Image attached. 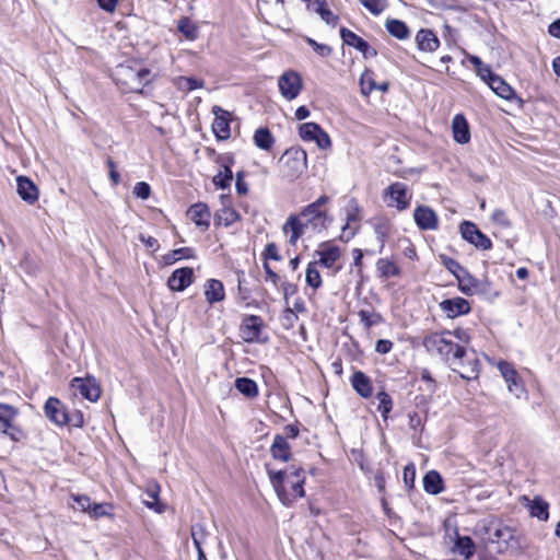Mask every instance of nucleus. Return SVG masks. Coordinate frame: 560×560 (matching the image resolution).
Segmentation results:
<instances>
[{"label":"nucleus","instance_id":"14","mask_svg":"<svg viewBox=\"0 0 560 560\" xmlns=\"http://www.w3.org/2000/svg\"><path fill=\"white\" fill-rule=\"evenodd\" d=\"M316 255L318 256V259L314 260V262H319V267L332 269L334 273L341 269L340 266H336V262L340 258V249L337 246L323 245L318 250H316Z\"/></svg>","mask_w":560,"mask_h":560},{"label":"nucleus","instance_id":"35","mask_svg":"<svg viewBox=\"0 0 560 560\" xmlns=\"http://www.w3.org/2000/svg\"><path fill=\"white\" fill-rule=\"evenodd\" d=\"M175 86L183 92H190L196 89H201L205 85L202 80L190 77H177L174 80Z\"/></svg>","mask_w":560,"mask_h":560},{"label":"nucleus","instance_id":"43","mask_svg":"<svg viewBox=\"0 0 560 560\" xmlns=\"http://www.w3.org/2000/svg\"><path fill=\"white\" fill-rule=\"evenodd\" d=\"M89 516L92 518H100L103 516H113V505L109 503H91Z\"/></svg>","mask_w":560,"mask_h":560},{"label":"nucleus","instance_id":"30","mask_svg":"<svg viewBox=\"0 0 560 560\" xmlns=\"http://www.w3.org/2000/svg\"><path fill=\"white\" fill-rule=\"evenodd\" d=\"M205 295L209 303H214L223 300L224 288L221 281L210 279L205 284Z\"/></svg>","mask_w":560,"mask_h":560},{"label":"nucleus","instance_id":"49","mask_svg":"<svg viewBox=\"0 0 560 560\" xmlns=\"http://www.w3.org/2000/svg\"><path fill=\"white\" fill-rule=\"evenodd\" d=\"M361 91L363 94L369 95L376 89V84L372 78L371 72H364L360 79Z\"/></svg>","mask_w":560,"mask_h":560},{"label":"nucleus","instance_id":"20","mask_svg":"<svg viewBox=\"0 0 560 560\" xmlns=\"http://www.w3.org/2000/svg\"><path fill=\"white\" fill-rule=\"evenodd\" d=\"M192 273V269L188 267L174 270L167 280L170 289L172 291L185 290L191 283Z\"/></svg>","mask_w":560,"mask_h":560},{"label":"nucleus","instance_id":"44","mask_svg":"<svg viewBox=\"0 0 560 560\" xmlns=\"http://www.w3.org/2000/svg\"><path fill=\"white\" fill-rule=\"evenodd\" d=\"M441 259L444 267L459 281H462V275H467L466 270L455 259L447 256H441Z\"/></svg>","mask_w":560,"mask_h":560},{"label":"nucleus","instance_id":"45","mask_svg":"<svg viewBox=\"0 0 560 560\" xmlns=\"http://www.w3.org/2000/svg\"><path fill=\"white\" fill-rule=\"evenodd\" d=\"M319 129L320 126L315 122H304L300 126L299 133L304 141H313Z\"/></svg>","mask_w":560,"mask_h":560},{"label":"nucleus","instance_id":"1","mask_svg":"<svg viewBox=\"0 0 560 560\" xmlns=\"http://www.w3.org/2000/svg\"><path fill=\"white\" fill-rule=\"evenodd\" d=\"M452 335L463 343H468L470 340L466 329L457 328L453 332H435L428 336L424 339V346L430 352L439 354L462 378H476L480 369L479 360L475 357V353L468 357L463 346L453 342Z\"/></svg>","mask_w":560,"mask_h":560},{"label":"nucleus","instance_id":"40","mask_svg":"<svg viewBox=\"0 0 560 560\" xmlns=\"http://www.w3.org/2000/svg\"><path fill=\"white\" fill-rule=\"evenodd\" d=\"M458 553L466 559H470L475 553V544L469 536H458L455 542Z\"/></svg>","mask_w":560,"mask_h":560},{"label":"nucleus","instance_id":"52","mask_svg":"<svg viewBox=\"0 0 560 560\" xmlns=\"http://www.w3.org/2000/svg\"><path fill=\"white\" fill-rule=\"evenodd\" d=\"M491 219L494 223L503 226V228H509L511 226V222L505 213L504 210L502 209H495L493 212H492V215H491Z\"/></svg>","mask_w":560,"mask_h":560},{"label":"nucleus","instance_id":"37","mask_svg":"<svg viewBox=\"0 0 560 560\" xmlns=\"http://www.w3.org/2000/svg\"><path fill=\"white\" fill-rule=\"evenodd\" d=\"M310 8H312V10L315 11L327 24L335 25L337 23L338 18L326 7L324 1L316 0L310 4Z\"/></svg>","mask_w":560,"mask_h":560},{"label":"nucleus","instance_id":"31","mask_svg":"<svg viewBox=\"0 0 560 560\" xmlns=\"http://www.w3.org/2000/svg\"><path fill=\"white\" fill-rule=\"evenodd\" d=\"M385 26L387 32L398 39H406L410 35L408 26L402 21L395 19L387 20Z\"/></svg>","mask_w":560,"mask_h":560},{"label":"nucleus","instance_id":"8","mask_svg":"<svg viewBox=\"0 0 560 560\" xmlns=\"http://www.w3.org/2000/svg\"><path fill=\"white\" fill-rule=\"evenodd\" d=\"M278 86L281 95L287 101H292L298 97L302 90V79L295 71H287L278 79Z\"/></svg>","mask_w":560,"mask_h":560},{"label":"nucleus","instance_id":"21","mask_svg":"<svg viewBox=\"0 0 560 560\" xmlns=\"http://www.w3.org/2000/svg\"><path fill=\"white\" fill-rule=\"evenodd\" d=\"M453 138L457 143L466 144L470 141V130L464 115L457 114L452 120Z\"/></svg>","mask_w":560,"mask_h":560},{"label":"nucleus","instance_id":"38","mask_svg":"<svg viewBox=\"0 0 560 560\" xmlns=\"http://www.w3.org/2000/svg\"><path fill=\"white\" fill-rule=\"evenodd\" d=\"M376 268L380 275L384 278L396 277L400 273L399 267L394 261L386 258L378 259Z\"/></svg>","mask_w":560,"mask_h":560},{"label":"nucleus","instance_id":"58","mask_svg":"<svg viewBox=\"0 0 560 560\" xmlns=\"http://www.w3.org/2000/svg\"><path fill=\"white\" fill-rule=\"evenodd\" d=\"M512 538V530L509 527L495 528L492 540L499 541L500 539L508 540Z\"/></svg>","mask_w":560,"mask_h":560},{"label":"nucleus","instance_id":"57","mask_svg":"<svg viewBox=\"0 0 560 560\" xmlns=\"http://www.w3.org/2000/svg\"><path fill=\"white\" fill-rule=\"evenodd\" d=\"M415 476H416V471H415V467L412 465H408L404 468V481L407 487H409V488L413 487Z\"/></svg>","mask_w":560,"mask_h":560},{"label":"nucleus","instance_id":"4","mask_svg":"<svg viewBox=\"0 0 560 560\" xmlns=\"http://www.w3.org/2000/svg\"><path fill=\"white\" fill-rule=\"evenodd\" d=\"M116 83L125 91L142 93L152 81L151 71L139 65H119L114 72Z\"/></svg>","mask_w":560,"mask_h":560},{"label":"nucleus","instance_id":"41","mask_svg":"<svg viewBox=\"0 0 560 560\" xmlns=\"http://www.w3.org/2000/svg\"><path fill=\"white\" fill-rule=\"evenodd\" d=\"M72 503H69L71 509L81 513L89 514L91 508V499L84 494H71Z\"/></svg>","mask_w":560,"mask_h":560},{"label":"nucleus","instance_id":"48","mask_svg":"<svg viewBox=\"0 0 560 560\" xmlns=\"http://www.w3.org/2000/svg\"><path fill=\"white\" fill-rule=\"evenodd\" d=\"M192 249L188 247L174 249L172 253L164 256L166 264H173L182 258H188L191 256Z\"/></svg>","mask_w":560,"mask_h":560},{"label":"nucleus","instance_id":"54","mask_svg":"<svg viewBox=\"0 0 560 560\" xmlns=\"http://www.w3.org/2000/svg\"><path fill=\"white\" fill-rule=\"evenodd\" d=\"M306 42H307V43H308V45H311V46L314 48V50H315L318 55H320L322 57H327V56H329V55H330V52H331V49H330V47H329V46L324 45V44H318V43H316L314 39H312V38H310V37H307V38H306Z\"/></svg>","mask_w":560,"mask_h":560},{"label":"nucleus","instance_id":"50","mask_svg":"<svg viewBox=\"0 0 560 560\" xmlns=\"http://www.w3.org/2000/svg\"><path fill=\"white\" fill-rule=\"evenodd\" d=\"M191 538L196 548L202 545L206 537L205 526L201 524H195L191 526Z\"/></svg>","mask_w":560,"mask_h":560},{"label":"nucleus","instance_id":"12","mask_svg":"<svg viewBox=\"0 0 560 560\" xmlns=\"http://www.w3.org/2000/svg\"><path fill=\"white\" fill-rule=\"evenodd\" d=\"M46 417L57 425H66L69 422V413L58 398L49 397L44 406Z\"/></svg>","mask_w":560,"mask_h":560},{"label":"nucleus","instance_id":"34","mask_svg":"<svg viewBox=\"0 0 560 560\" xmlns=\"http://www.w3.org/2000/svg\"><path fill=\"white\" fill-rule=\"evenodd\" d=\"M305 281L308 287L316 290L322 285V277L319 272V262L311 261L305 272Z\"/></svg>","mask_w":560,"mask_h":560},{"label":"nucleus","instance_id":"64","mask_svg":"<svg viewBox=\"0 0 560 560\" xmlns=\"http://www.w3.org/2000/svg\"><path fill=\"white\" fill-rule=\"evenodd\" d=\"M97 3L101 9H103L106 12L112 13L115 11L118 0H97Z\"/></svg>","mask_w":560,"mask_h":560},{"label":"nucleus","instance_id":"39","mask_svg":"<svg viewBox=\"0 0 560 560\" xmlns=\"http://www.w3.org/2000/svg\"><path fill=\"white\" fill-rule=\"evenodd\" d=\"M236 389L246 397H255L258 394L257 384L248 377H240L235 381Z\"/></svg>","mask_w":560,"mask_h":560},{"label":"nucleus","instance_id":"28","mask_svg":"<svg viewBox=\"0 0 560 560\" xmlns=\"http://www.w3.org/2000/svg\"><path fill=\"white\" fill-rule=\"evenodd\" d=\"M423 489L427 493L439 494L443 491V479L435 470L428 471L423 477Z\"/></svg>","mask_w":560,"mask_h":560},{"label":"nucleus","instance_id":"42","mask_svg":"<svg viewBox=\"0 0 560 560\" xmlns=\"http://www.w3.org/2000/svg\"><path fill=\"white\" fill-rule=\"evenodd\" d=\"M178 31L189 40H195L198 37L197 26L187 18L178 21Z\"/></svg>","mask_w":560,"mask_h":560},{"label":"nucleus","instance_id":"47","mask_svg":"<svg viewBox=\"0 0 560 560\" xmlns=\"http://www.w3.org/2000/svg\"><path fill=\"white\" fill-rule=\"evenodd\" d=\"M359 2L374 15H380L387 8L386 0H359Z\"/></svg>","mask_w":560,"mask_h":560},{"label":"nucleus","instance_id":"27","mask_svg":"<svg viewBox=\"0 0 560 560\" xmlns=\"http://www.w3.org/2000/svg\"><path fill=\"white\" fill-rule=\"evenodd\" d=\"M18 413L13 406L0 402V432L8 433V430H14L13 421Z\"/></svg>","mask_w":560,"mask_h":560},{"label":"nucleus","instance_id":"18","mask_svg":"<svg viewBox=\"0 0 560 560\" xmlns=\"http://www.w3.org/2000/svg\"><path fill=\"white\" fill-rule=\"evenodd\" d=\"M340 36L345 44L354 47L355 49L361 51L365 57L376 55L375 49L371 48L368 42H365L362 37L358 36L352 31L346 27H341Z\"/></svg>","mask_w":560,"mask_h":560},{"label":"nucleus","instance_id":"19","mask_svg":"<svg viewBox=\"0 0 560 560\" xmlns=\"http://www.w3.org/2000/svg\"><path fill=\"white\" fill-rule=\"evenodd\" d=\"M189 219L202 231H206L210 225V209L206 203L198 202L192 205L187 212Z\"/></svg>","mask_w":560,"mask_h":560},{"label":"nucleus","instance_id":"51","mask_svg":"<svg viewBox=\"0 0 560 560\" xmlns=\"http://www.w3.org/2000/svg\"><path fill=\"white\" fill-rule=\"evenodd\" d=\"M133 194L137 198L145 200L150 197L151 187L145 182H138L133 187Z\"/></svg>","mask_w":560,"mask_h":560},{"label":"nucleus","instance_id":"29","mask_svg":"<svg viewBox=\"0 0 560 560\" xmlns=\"http://www.w3.org/2000/svg\"><path fill=\"white\" fill-rule=\"evenodd\" d=\"M489 88L501 98L512 100L515 96L514 90L501 77L490 79Z\"/></svg>","mask_w":560,"mask_h":560},{"label":"nucleus","instance_id":"24","mask_svg":"<svg viewBox=\"0 0 560 560\" xmlns=\"http://www.w3.org/2000/svg\"><path fill=\"white\" fill-rule=\"evenodd\" d=\"M417 47L422 51L433 52L440 46L436 35L430 30H420L416 35Z\"/></svg>","mask_w":560,"mask_h":560},{"label":"nucleus","instance_id":"60","mask_svg":"<svg viewBox=\"0 0 560 560\" xmlns=\"http://www.w3.org/2000/svg\"><path fill=\"white\" fill-rule=\"evenodd\" d=\"M212 182L215 187L225 189L230 187L232 180L226 178L223 174L218 173L217 175L213 176Z\"/></svg>","mask_w":560,"mask_h":560},{"label":"nucleus","instance_id":"59","mask_svg":"<svg viewBox=\"0 0 560 560\" xmlns=\"http://www.w3.org/2000/svg\"><path fill=\"white\" fill-rule=\"evenodd\" d=\"M265 258L267 259H273V260H280L281 257L278 254V248L276 244L269 243L266 245L265 252H264Z\"/></svg>","mask_w":560,"mask_h":560},{"label":"nucleus","instance_id":"7","mask_svg":"<svg viewBox=\"0 0 560 560\" xmlns=\"http://www.w3.org/2000/svg\"><path fill=\"white\" fill-rule=\"evenodd\" d=\"M240 331L242 339L246 342H266L268 340L260 317H245Z\"/></svg>","mask_w":560,"mask_h":560},{"label":"nucleus","instance_id":"9","mask_svg":"<svg viewBox=\"0 0 560 560\" xmlns=\"http://www.w3.org/2000/svg\"><path fill=\"white\" fill-rule=\"evenodd\" d=\"M459 231L462 237L476 248L487 250L492 247L490 238L485 235L475 223L464 221L459 226Z\"/></svg>","mask_w":560,"mask_h":560},{"label":"nucleus","instance_id":"22","mask_svg":"<svg viewBox=\"0 0 560 560\" xmlns=\"http://www.w3.org/2000/svg\"><path fill=\"white\" fill-rule=\"evenodd\" d=\"M270 453L271 456L275 459L281 460V462H289L291 459L292 453H291V446L287 439L280 434H277L273 438L272 444L270 446Z\"/></svg>","mask_w":560,"mask_h":560},{"label":"nucleus","instance_id":"33","mask_svg":"<svg viewBox=\"0 0 560 560\" xmlns=\"http://www.w3.org/2000/svg\"><path fill=\"white\" fill-rule=\"evenodd\" d=\"M159 492L160 486L158 483L150 485L145 493L152 501H144V504L156 513H163L165 511V505L159 502Z\"/></svg>","mask_w":560,"mask_h":560},{"label":"nucleus","instance_id":"36","mask_svg":"<svg viewBox=\"0 0 560 560\" xmlns=\"http://www.w3.org/2000/svg\"><path fill=\"white\" fill-rule=\"evenodd\" d=\"M273 141V137L268 128H259L255 131L254 142L259 149L270 150Z\"/></svg>","mask_w":560,"mask_h":560},{"label":"nucleus","instance_id":"56","mask_svg":"<svg viewBox=\"0 0 560 560\" xmlns=\"http://www.w3.org/2000/svg\"><path fill=\"white\" fill-rule=\"evenodd\" d=\"M235 188H236L237 194H240V195H246L248 192V186L244 180L243 172L236 173Z\"/></svg>","mask_w":560,"mask_h":560},{"label":"nucleus","instance_id":"63","mask_svg":"<svg viewBox=\"0 0 560 560\" xmlns=\"http://www.w3.org/2000/svg\"><path fill=\"white\" fill-rule=\"evenodd\" d=\"M139 240L150 249L156 250L159 248L158 240L152 236H147L144 234L139 235Z\"/></svg>","mask_w":560,"mask_h":560},{"label":"nucleus","instance_id":"26","mask_svg":"<svg viewBox=\"0 0 560 560\" xmlns=\"http://www.w3.org/2000/svg\"><path fill=\"white\" fill-rule=\"evenodd\" d=\"M440 307L443 312L452 315H466L470 312L468 301L463 298L445 300L440 303Z\"/></svg>","mask_w":560,"mask_h":560},{"label":"nucleus","instance_id":"23","mask_svg":"<svg viewBox=\"0 0 560 560\" xmlns=\"http://www.w3.org/2000/svg\"><path fill=\"white\" fill-rule=\"evenodd\" d=\"M350 383L353 387V389L363 398L371 397L373 393V385L371 378L365 375L361 371H355L351 378Z\"/></svg>","mask_w":560,"mask_h":560},{"label":"nucleus","instance_id":"62","mask_svg":"<svg viewBox=\"0 0 560 560\" xmlns=\"http://www.w3.org/2000/svg\"><path fill=\"white\" fill-rule=\"evenodd\" d=\"M83 415L81 411H75L73 413H69V422L68 424H71L72 427H75V428H81L83 425Z\"/></svg>","mask_w":560,"mask_h":560},{"label":"nucleus","instance_id":"32","mask_svg":"<svg viewBox=\"0 0 560 560\" xmlns=\"http://www.w3.org/2000/svg\"><path fill=\"white\" fill-rule=\"evenodd\" d=\"M530 515L546 522L549 518V504L541 498H535L529 505Z\"/></svg>","mask_w":560,"mask_h":560},{"label":"nucleus","instance_id":"10","mask_svg":"<svg viewBox=\"0 0 560 560\" xmlns=\"http://www.w3.org/2000/svg\"><path fill=\"white\" fill-rule=\"evenodd\" d=\"M498 370L508 384L509 392L520 398L525 393V387L514 366L506 361H500Z\"/></svg>","mask_w":560,"mask_h":560},{"label":"nucleus","instance_id":"46","mask_svg":"<svg viewBox=\"0 0 560 560\" xmlns=\"http://www.w3.org/2000/svg\"><path fill=\"white\" fill-rule=\"evenodd\" d=\"M376 398L378 400L377 410L382 413L383 418H387L393 408L390 396L386 392H378Z\"/></svg>","mask_w":560,"mask_h":560},{"label":"nucleus","instance_id":"25","mask_svg":"<svg viewBox=\"0 0 560 560\" xmlns=\"http://www.w3.org/2000/svg\"><path fill=\"white\" fill-rule=\"evenodd\" d=\"M18 182V194L19 196L28 203H34L38 199V190L34 183L24 176H19Z\"/></svg>","mask_w":560,"mask_h":560},{"label":"nucleus","instance_id":"13","mask_svg":"<svg viewBox=\"0 0 560 560\" xmlns=\"http://www.w3.org/2000/svg\"><path fill=\"white\" fill-rule=\"evenodd\" d=\"M347 222L342 226L341 240L349 241L355 234L358 226H352V223H358L361 220V209L354 199H351L346 208Z\"/></svg>","mask_w":560,"mask_h":560},{"label":"nucleus","instance_id":"17","mask_svg":"<svg viewBox=\"0 0 560 560\" xmlns=\"http://www.w3.org/2000/svg\"><path fill=\"white\" fill-rule=\"evenodd\" d=\"M212 114L214 115V120L212 124V129L214 133L220 139H228L230 137V113L223 109L222 107L215 105L212 107Z\"/></svg>","mask_w":560,"mask_h":560},{"label":"nucleus","instance_id":"53","mask_svg":"<svg viewBox=\"0 0 560 560\" xmlns=\"http://www.w3.org/2000/svg\"><path fill=\"white\" fill-rule=\"evenodd\" d=\"M313 141H315L320 149H328L331 145L329 136L322 128L315 138H313Z\"/></svg>","mask_w":560,"mask_h":560},{"label":"nucleus","instance_id":"3","mask_svg":"<svg viewBox=\"0 0 560 560\" xmlns=\"http://www.w3.org/2000/svg\"><path fill=\"white\" fill-rule=\"evenodd\" d=\"M329 197L326 195L320 196L311 205L306 206L300 214L290 215L283 225V232H290L289 242L291 245H295L298 240L303 235L304 229L312 224L315 228L324 226L327 220V212L322 208L328 203Z\"/></svg>","mask_w":560,"mask_h":560},{"label":"nucleus","instance_id":"61","mask_svg":"<svg viewBox=\"0 0 560 560\" xmlns=\"http://www.w3.org/2000/svg\"><path fill=\"white\" fill-rule=\"evenodd\" d=\"M393 343L389 340L380 339L376 342L375 350L381 354L388 353L392 350Z\"/></svg>","mask_w":560,"mask_h":560},{"label":"nucleus","instance_id":"5","mask_svg":"<svg viewBox=\"0 0 560 560\" xmlns=\"http://www.w3.org/2000/svg\"><path fill=\"white\" fill-rule=\"evenodd\" d=\"M384 198L387 206L402 211L409 207L411 194L408 192V188L404 183L396 182L387 187Z\"/></svg>","mask_w":560,"mask_h":560},{"label":"nucleus","instance_id":"55","mask_svg":"<svg viewBox=\"0 0 560 560\" xmlns=\"http://www.w3.org/2000/svg\"><path fill=\"white\" fill-rule=\"evenodd\" d=\"M477 74L487 84L490 82V79L494 78V74L490 68V66L482 63L477 70Z\"/></svg>","mask_w":560,"mask_h":560},{"label":"nucleus","instance_id":"16","mask_svg":"<svg viewBox=\"0 0 560 560\" xmlns=\"http://www.w3.org/2000/svg\"><path fill=\"white\" fill-rule=\"evenodd\" d=\"M416 224L421 230H435L439 225L436 213L427 206H419L413 211Z\"/></svg>","mask_w":560,"mask_h":560},{"label":"nucleus","instance_id":"11","mask_svg":"<svg viewBox=\"0 0 560 560\" xmlns=\"http://www.w3.org/2000/svg\"><path fill=\"white\" fill-rule=\"evenodd\" d=\"M71 388L74 394H79L92 402L101 396V387L94 377H74L71 381Z\"/></svg>","mask_w":560,"mask_h":560},{"label":"nucleus","instance_id":"2","mask_svg":"<svg viewBox=\"0 0 560 560\" xmlns=\"http://www.w3.org/2000/svg\"><path fill=\"white\" fill-rule=\"evenodd\" d=\"M270 483L279 500L285 506H290L296 499L303 498L305 482L304 470L294 466L287 470L273 471L266 465Z\"/></svg>","mask_w":560,"mask_h":560},{"label":"nucleus","instance_id":"6","mask_svg":"<svg viewBox=\"0 0 560 560\" xmlns=\"http://www.w3.org/2000/svg\"><path fill=\"white\" fill-rule=\"evenodd\" d=\"M280 162L290 177L299 176L306 167V152L302 149H289L281 156Z\"/></svg>","mask_w":560,"mask_h":560},{"label":"nucleus","instance_id":"15","mask_svg":"<svg viewBox=\"0 0 560 560\" xmlns=\"http://www.w3.org/2000/svg\"><path fill=\"white\" fill-rule=\"evenodd\" d=\"M221 203L222 208L217 211L214 217L217 224L228 228L241 220V215L231 205L230 196L222 195Z\"/></svg>","mask_w":560,"mask_h":560}]
</instances>
